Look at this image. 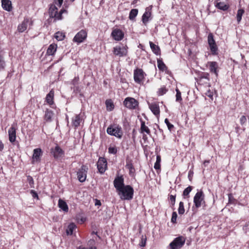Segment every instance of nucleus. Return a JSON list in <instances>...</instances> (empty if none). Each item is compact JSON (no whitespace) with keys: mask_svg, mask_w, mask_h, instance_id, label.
<instances>
[{"mask_svg":"<svg viewBox=\"0 0 249 249\" xmlns=\"http://www.w3.org/2000/svg\"><path fill=\"white\" fill-rule=\"evenodd\" d=\"M141 132L143 133L145 132L147 134L149 135L150 134V129L148 127L145 125V122L144 121H141Z\"/></svg>","mask_w":249,"mask_h":249,"instance_id":"c85d7f7f","label":"nucleus"},{"mask_svg":"<svg viewBox=\"0 0 249 249\" xmlns=\"http://www.w3.org/2000/svg\"><path fill=\"white\" fill-rule=\"evenodd\" d=\"M53 156L55 158L61 157L64 154V151L58 145L56 146L54 150L52 149Z\"/></svg>","mask_w":249,"mask_h":249,"instance_id":"a211bd4d","label":"nucleus"},{"mask_svg":"<svg viewBox=\"0 0 249 249\" xmlns=\"http://www.w3.org/2000/svg\"><path fill=\"white\" fill-rule=\"evenodd\" d=\"M57 47V45L55 44H51L49 46V47L47 50V54H48L49 55H53L56 51Z\"/></svg>","mask_w":249,"mask_h":249,"instance_id":"b1692460","label":"nucleus"},{"mask_svg":"<svg viewBox=\"0 0 249 249\" xmlns=\"http://www.w3.org/2000/svg\"><path fill=\"white\" fill-rule=\"evenodd\" d=\"M113 183L114 187L118 192L125 186L124 184V178L122 176L116 177Z\"/></svg>","mask_w":249,"mask_h":249,"instance_id":"9d476101","label":"nucleus"},{"mask_svg":"<svg viewBox=\"0 0 249 249\" xmlns=\"http://www.w3.org/2000/svg\"><path fill=\"white\" fill-rule=\"evenodd\" d=\"M111 36L115 40L119 41L123 39L124 35L121 30L116 29L112 32Z\"/></svg>","mask_w":249,"mask_h":249,"instance_id":"4468645a","label":"nucleus"},{"mask_svg":"<svg viewBox=\"0 0 249 249\" xmlns=\"http://www.w3.org/2000/svg\"><path fill=\"white\" fill-rule=\"evenodd\" d=\"M124 105L130 109H135L138 106V102L133 98L127 97L124 102Z\"/></svg>","mask_w":249,"mask_h":249,"instance_id":"0eeeda50","label":"nucleus"},{"mask_svg":"<svg viewBox=\"0 0 249 249\" xmlns=\"http://www.w3.org/2000/svg\"><path fill=\"white\" fill-rule=\"evenodd\" d=\"M157 65L158 68L162 71H164L167 69V67L163 62L160 59L157 60Z\"/></svg>","mask_w":249,"mask_h":249,"instance_id":"473e14b6","label":"nucleus"},{"mask_svg":"<svg viewBox=\"0 0 249 249\" xmlns=\"http://www.w3.org/2000/svg\"><path fill=\"white\" fill-rule=\"evenodd\" d=\"M205 82H206L205 80H203L202 82L199 83L201 84H206V83H205Z\"/></svg>","mask_w":249,"mask_h":249,"instance_id":"69168bd1","label":"nucleus"},{"mask_svg":"<svg viewBox=\"0 0 249 249\" xmlns=\"http://www.w3.org/2000/svg\"><path fill=\"white\" fill-rule=\"evenodd\" d=\"M53 115V113L52 111L47 109L45 111L44 115V120L46 122H50L52 121V118Z\"/></svg>","mask_w":249,"mask_h":249,"instance_id":"cd10ccee","label":"nucleus"},{"mask_svg":"<svg viewBox=\"0 0 249 249\" xmlns=\"http://www.w3.org/2000/svg\"><path fill=\"white\" fill-rule=\"evenodd\" d=\"M176 101H180L182 100L181 96V92L178 89H176Z\"/></svg>","mask_w":249,"mask_h":249,"instance_id":"c03bdc74","label":"nucleus"},{"mask_svg":"<svg viewBox=\"0 0 249 249\" xmlns=\"http://www.w3.org/2000/svg\"><path fill=\"white\" fill-rule=\"evenodd\" d=\"M107 109L108 111H111L114 108V104L111 100H107L106 102Z\"/></svg>","mask_w":249,"mask_h":249,"instance_id":"e433bc0d","label":"nucleus"},{"mask_svg":"<svg viewBox=\"0 0 249 249\" xmlns=\"http://www.w3.org/2000/svg\"><path fill=\"white\" fill-rule=\"evenodd\" d=\"M149 44L150 48L152 51V52L156 55H159L160 53V47L158 46L155 44L154 43H153L151 41L149 42Z\"/></svg>","mask_w":249,"mask_h":249,"instance_id":"393cba45","label":"nucleus"},{"mask_svg":"<svg viewBox=\"0 0 249 249\" xmlns=\"http://www.w3.org/2000/svg\"><path fill=\"white\" fill-rule=\"evenodd\" d=\"M207 66H209V70L211 72L214 73L216 76H218L217 69L218 68V64L215 61H210L207 63Z\"/></svg>","mask_w":249,"mask_h":249,"instance_id":"f3484780","label":"nucleus"},{"mask_svg":"<svg viewBox=\"0 0 249 249\" xmlns=\"http://www.w3.org/2000/svg\"><path fill=\"white\" fill-rule=\"evenodd\" d=\"M247 121V119L246 116H242L241 117L240 119V124L243 125Z\"/></svg>","mask_w":249,"mask_h":249,"instance_id":"09e8293b","label":"nucleus"},{"mask_svg":"<svg viewBox=\"0 0 249 249\" xmlns=\"http://www.w3.org/2000/svg\"><path fill=\"white\" fill-rule=\"evenodd\" d=\"M113 53L120 57L125 55L127 53L126 49L124 47L116 46L113 48Z\"/></svg>","mask_w":249,"mask_h":249,"instance_id":"ddd939ff","label":"nucleus"},{"mask_svg":"<svg viewBox=\"0 0 249 249\" xmlns=\"http://www.w3.org/2000/svg\"><path fill=\"white\" fill-rule=\"evenodd\" d=\"M95 206H101V202L99 200H98L97 199H95Z\"/></svg>","mask_w":249,"mask_h":249,"instance_id":"bf43d9fd","label":"nucleus"},{"mask_svg":"<svg viewBox=\"0 0 249 249\" xmlns=\"http://www.w3.org/2000/svg\"><path fill=\"white\" fill-rule=\"evenodd\" d=\"M79 81V77H75L74 78L72 81V83L73 85H77L78 84Z\"/></svg>","mask_w":249,"mask_h":249,"instance_id":"6e6d98bb","label":"nucleus"},{"mask_svg":"<svg viewBox=\"0 0 249 249\" xmlns=\"http://www.w3.org/2000/svg\"><path fill=\"white\" fill-rule=\"evenodd\" d=\"M31 194H32V196L34 197V198H38V195L37 194L36 192L35 191L33 190H32L30 192Z\"/></svg>","mask_w":249,"mask_h":249,"instance_id":"5fc2aeb1","label":"nucleus"},{"mask_svg":"<svg viewBox=\"0 0 249 249\" xmlns=\"http://www.w3.org/2000/svg\"><path fill=\"white\" fill-rule=\"evenodd\" d=\"M149 107L155 115L158 116L160 114V107L158 104L156 103H152L151 104H149Z\"/></svg>","mask_w":249,"mask_h":249,"instance_id":"aec40b11","label":"nucleus"},{"mask_svg":"<svg viewBox=\"0 0 249 249\" xmlns=\"http://www.w3.org/2000/svg\"><path fill=\"white\" fill-rule=\"evenodd\" d=\"M192 190V186H188L187 187L185 190L183 191V196L184 197H189V194L191 192V191Z\"/></svg>","mask_w":249,"mask_h":249,"instance_id":"58836bf2","label":"nucleus"},{"mask_svg":"<svg viewBox=\"0 0 249 249\" xmlns=\"http://www.w3.org/2000/svg\"><path fill=\"white\" fill-rule=\"evenodd\" d=\"M134 190L130 185H125L118 191V195L122 200H131L133 198Z\"/></svg>","mask_w":249,"mask_h":249,"instance_id":"f257e3e1","label":"nucleus"},{"mask_svg":"<svg viewBox=\"0 0 249 249\" xmlns=\"http://www.w3.org/2000/svg\"><path fill=\"white\" fill-rule=\"evenodd\" d=\"M2 8L7 11L12 10V3L11 1L9 0H2L1 1Z\"/></svg>","mask_w":249,"mask_h":249,"instance_id":"4be33fe9","label":"nucleus"},{"mask_svg":"<svg viewBox=\"0 0 249 249\" xmlns=\"http://www.w3.org/2000/svg\"><path fill=\"white\" fill-rule=\"evenodd\" d=\"M203 202H204V195L202 191L197 192L194 197V203L196 207H200Z\"/></svg>","mask_w":249,"mask_h":249,"instance_id":"423d86ee","label":"nucleus"},{"mask_svg":"<svg viewBox=\"0 0 249 249\" xmlns=\"http://www.w3.org/2000/svg\"><path fill=\"white\" fill-rule=\"evenodd\" d=\"M58 206L59 207L62 209L63 211L65 212H67L69 210L68 206L65 201L62 200L61 199H59L58 200Z\"/></svg>","mask_w":249,"mask_h":249,"instance_id":"bb28decb","label":"nucleus"},{"mask_svg":"<svg viewBox=\"0 0 249 249\" xmlns=\"http://www.w3.org/2000/svg\"><path fill=\"white\" fill-rule=\"evenodd\" d=\"M145 76L146 74L141 69H137L134 71V79L138 84H142Z\"/></svg>","mask_w":249,"mask_h":249,"instance_id":"20e7f679","label":"nucleus"},{"mask_svg":"<svg viewBox=\"0 0 249 249\" xmlns=\"http://www.w3.org/2000/svg\"><path fill=\"white\" fill-rule=\"evenodd\" d=\"M97 166L99 172L101 174L105 173L107 168V161L105 158L100 157L97 163Z\"/></svg>","mask_w":249,"mask_h":249,"instance_id":"6e6552de","label":"nucleus"},{"mask_svg":"<svg viewBox=\"0 0 249 249\" xmlns=\"http://www.w3.org/2000/svg\"><path fill=\"white\" fill-rule=\"evenodd\" d=\"M9 140L11 142H13L16 139V128L14 125L8 130Z\"/></svg>","mask_w":249,"mask_h":249,"instance_id":"dca6fc26","label":"nucleus"},{"mask_svg":"<svg viewBox=\"0 0 249 249\" xmlns=\"http://www.w3.org/2000/svg\"><path fill=\"white\" fill-rule=\"evenodd\" d=\"M138 10L137 9H132L129 13V18L130 20L134 19L138 15Z\"/></svg>","mask_w":249,"mask_h":249,"instance_id":"c9c22d12","label":"nucleus"},{"mask_svg":"<svg viewBox=\"0 0 249 249\" xmlns=\"http://www.w3.org/2000/svg\"><path fill=\"white\" fill-rule=\"evenodd\" d=\"M177 213L176 212H174L172 213V218H171V221L173 223H175L177 220Z\"/></svg>","mask_w":249,"mask_h":249,"instance_id":"de8ad7c7","label":"nucleus"},{"mask_svg":"<svg viewBox=\"0 0 249 249\" xmlns=\"http://www.w3.org/2000/svg\"><path fill=\"white\" fill-rule=\"evenodd\" d=\"M27 180L31 188H34V181L33 178L30 176L27 177Z\"/></svg>","mask_w":249,"mask_h":249,"instance_id":"37998d69","label":"nucleus"},{"mask_svg":"<svg viewBox=\"0 0 249 249\" xmlns=\"http://www.w3.org/2000/svg\"><path fill=\"white\" fill-rule=\"evenodd\" d=\"M76 228V225L72 223H71L68 227V229L67 230V234H72V232H73V231L74 229H75Z\"/></svg>","mask_w":249,"mask_h":249,"instance_id":"4c0bfd02","label":"nucleus"},{"mask_svg":"<svg viewBox=\"0 0 249 249\" xmlns=\"http://www.w3.org/2000/svg\"><path fill=\"white\" fill-rule=\"evenodd\" d=\"M151 16V13L148 8H146L145 12L142 17V21L144 25H146L149 21Z\"/></svg>","mask_w":249,"mask_h":249,"instance_id":"6ab92c4d","label":"nucleus"},{"mask_svg":"<svg viewBox=\"0 0 249 249\" xmlns=\"http://www.w3.org/2000/svg\"><path fill=\"white\" fill-rule=\"evenodd\" d=\"M185 239L183 236L176 238L170 244V246L172 249H179L184 244Z\"/></svg>","mask_w":249,"mask_h":249,"instance_id":"39448f33","label":"nucleus"},{"mask_svg":"<svg viewBox=\"0 0 249 249\" xmlns=\"http://www.w3.org/2000/svg\"><path fill=\"white\" fill-rule=\"evenodd\" d=\"M208 42L212 53L213 54H216L217 51V47L215 44V40L213 39V36L212 33L209 34L208 36Z\"/></svg>","mask_w":249,"mask_h":249,"instance_id":"1a4fd4ad","label":"nucleus"},{"mask_svg":"<svg viewBox=\"0 0 249 249\" xmlns=\"http://www.w3.org/2000/svg\"><path fill=\"white\" fill-rule=\"evenodd\" d=\"M215 6L218 9L223 11H226L229 8V5L225 3L224 1L217 2L215 4Z\"/></svg>","mask_w":249,"mask_h":249,"instance_id":"5701e85b","label":"nucleus"},{"mask_svg":"<svg viewBox=\"0 0 249 249\" xmlns=\"http://www.w3.org/2000/svg\"><path fill=\"white\" fill-rule=\"evenodd\" d=\"M146 240V238H144L143 236H142V238L141 243H140V246L141 247H144L145 246Z\"/></svg>","mask_w":249,"mask_h":249,"instance_id":"864d4df0","label":"nucleus"},{"mask_svg":"<svg viewBox=\"0 0 249 249\" xmlns=\"http://www.w3.org/2000/svg\"><path fill=\"white\" fill-rule=\"evenodd\" d=\"M206 94L209 97L212 98L213 97V93L210 91V90H208L207 93H206Z\"/></svg>","mask_w":249,"mask_h":249,"instance_id":"052dcab7","label":"nucleus"},{"mask_svg":"<svg viewBox=\"0 0 249 249\" xmlns=\"http://www.w3.org/2000/svg\"><path fill=\"white\" fill-rule=\"evenodd\" d=\"M66 10L64 9H61L59 13H58V19H61L62 18V14L64 13V12H66Z\"/></svg>","mask_w":249,"mask_h":249,"instance_id":"8fccbe9b","label":"nucleus"},{"mask_svg":"<svg viewBox=\"0 0 249 249\" xmlns=\"http://www.w3.org/2000/svg\"><path fill=\"white\" fill-rule=\"evenodd\" d=\"M161 161L160 157L159 155H157L156 157V162L160 163Z\"/></svg>","mask_w":249,"mask_h":249,"instance_id":"680f3d73","label":"nucleus"},{"mask_svg":"<svg viewBox=\"0 0 249 249\" xmlns=\"http://www.w3.org/2000/svg\"><path fill=\"white\" fill-rule=\"evenodd\" d=\"M170 199L172 203V205L173 206L175 205V201H176V196H175L171 195L170 196Z\"/></svg>","mask_w":249,"mask_h":249,"instance_id":"3c124183","label":"nucleus"},{"mask_svg":"<svg viewBox=\"0 0 249 249\" xmlns=\"http://www.w3.org/2000/svg\"><path fill=\"white\" fill-rule=\"evenodd\" d=\"M203 80H205L206 82L205 83H206V84H209V74L208 73H202L199 79L198 80L199 83L202 82Z\"/></svg>","mask_w":249,"mask_h":249,"instance_id":"7c9ffc66","label":"nucleus"},{"mask_svg":"<svg viewBox=\"0 0 249 249\" xmlns=\"http://www.w3.org/2000/svg\"><path fill=\"white\" fill-rule=\"evenodd\" d=\"M160 163L158 162H155L154 164V168L155 169H160Z\"/></svg>","mask_w":249,"mask_h":249,"instance_id":"13d9d810","label":"nucleus"},{"mask_svg":"<svg viewBox=\"0 0 249 249\" xmlns=\"http://www.w3.org/2000/svg\"><path fill=\"white\" fill-rule=\"evenodd\" d=\"M42 155V150L39 148H36L33 151L32 163L34 164L35 162L39 161L40 157Z\"/></svg>","mask_w":249,"mask_h":249,"instance_id":"f8f14e48","label":"nucleus"},{"mask_svg":"<svg viewBox=\"0 0 249 249\" xmlns=\"http://www.w3.org/2000/svg\"><path fill=\"white\" fill-rule=\"evenodd\" d=\"M5 66V63L3 58L0 56V70H3Z\"/></svg>","mask_w":249,"mask_h":249,"instance_id":"a18cd8bd","label":"nucleus"},{"mask_svg":"<svg viewBox=\"0 0 249 249\" xmlns=\"http://www.w3.org/2000/svg\"><path fill=\"white\" fill-rule=\"evenodd\" d=\"M164 122L166 124L167 127H168V129L170 130V131H171V130L174 128V125L170 124L168 120V119H165V120H164Z\"/></svg>","mask_w":249,"mask_h":249,"instance_id":"49530a36","label":"nucleus"},{"mask_svg":"<svg viewBox=\"0 0 249 249\" xmlns=\"http://www.w3.org/2000/svg\"><path fill=\"white\" fill-rule=\"evenodd\" d=\"M107 132L108 134L114 136L119 139H121L123 135L122 128L119 126L115 127L110 126L107 128Z\"/></svg>","mask_w":249,"mask_h":249,"instance_id":"f03ea898","label":"nucleus"},{"mask_svg":"<svg viewBox=\"0 0 249 249\" xmlns=\"http://www.w3.org/2000/svg\"><path fill=\"white\" fill-rule=\"evenodd\" d=\"M65 37V34L61 32H57L55 34L54 37L58 41L63 40Z\"/></svg>","mask_w":249,"mask_h":249,"instance_id":"72a5a7b5","label":"nucleus"},{"mask_svg":"<svg viewBox=\"0 0 249 249\" xmlns=\"http://www.w3.org/2000/svg\"><path fill=\"white\" fill-rule=\"evenodd\" d=\"M167 91V89L165 87H162L158 89L157 93L159 96H161L165 94Z\"/></svg>","mask_w":249,"mask_h":249,"instance_id":"ea45409f","label":"nucleus"},{"mask_svg":"<svg viewBox=\"0 0 249 249\" xmlns=\"http://www.w3.org/2000/svg\"><path fill=\"white\" fill-rule=\"evenodd\" d=\"M145 136H146L145 135H143V139H144V137H145Z\"/></svg>","mask_w":249,"mask_h":249,"instance_id":"338daca9","label":"nucleus"},{"mask_svg":"<svg viewBox=\"0 0 249 249\" xmlns=\"http://www.w3.org/2000/svg\"><path fill=\"white\" fill-rule=\"evenodd\" d=\"M87 33L83 30L79 32L74 37L73 41L78 43L82 42L87 37Z\"/></svg>","mask_w":249,"mask_h":249,"instance_id":"9b49d317","label":"nucleus"},{"mask_svg":"<svg viewBox=\"0 0 249 249\" xmlns=\"http://www.w3.org/2000/svg\"><path fill=\"white\" fill-rule=\"evenodd\" d=\"M63 2V0H54L53 2L58 5V7H61Z\"/></svg>","mask_w":249,"mask_h":249,"instance_id":"603ef678","label":"nucleus"},{"mask_svg":"<svg viewBox=\"0 0 249 249\" xmlns=\"http://www.w3.org/2000/svg\"><path fill=\"white\" fill-rule=\"evenodd\" d=\"M74 0H71V1L73 2Z\"/></svg>","mask_w":249,"mask_h":249,"instance_id":"774afa93","label":"nucleus"},{"mask_svg":"<svg viewBox=\"0 0 249 249\" xmlns=\"http://www.w3.org/2000/svg\"><path fill=\"white\" fill-rule=\"evenodd\" d=\"M178 212L179 214H182L184 213L185 210L184 208V204L182 202H179Z\"/></svg>","mask_w":249,"mask_h":249,"instance_id":"a19ab883","label":"nucleus"},{"mask_svg":"<svg viewBox=\"0 0 249 249\" xmlns=\"http://www.w3.org/2000/svg\"><path fill=\"white\" fill-rule=\"evenodd\" d=\"M53 96L54 92L53 90H51L46 97V101L49 105H51L53 104Z\"/></svg>","mask_w":249,"mask_h":249,"instance_id":"a878e982","label":"nucleus"},{"mask_svg":"<svg viewBox=\"0 0 249 249\" xmlns=\"http://www.w3.org/2000/svg\"><path fill=\"white\" fill-rule=\"evenodd\" d=\"M82 121L79 115H76L74 118L72 119V124L75 127H78Z\"/></svg>","mask_w":249,"mask_h":249,"instance_id":"c756f323","label":"nucleus"},{"mask_svg":"<svg viewBox=\"0 0 249 249\" xmlns=\"http://www.w3.org/2000/svg\"><path fill=\"white\" fill-rule=\"evenodd\" d=\"M29 20L28 19H24L22 23L18 26V30L20 33H22L25 31L27 28Z\"/></svg>","mask_w":249,"mask_h":249,"instance_id":"412c9836","label":"nucleus"},{"mask_svg":"<svg viewBox=\"0 0 249 249\" xmlns=\"http://www.w3.org/2000/svg\"><path fill=\"white\" fill-rule=\"evenodd\" d=\"M4 148V145L1 141H0V151H1Z\"/></svg>","mask_w":249,"mask_h":249,"instance_id":"e2e57ef3","label":"nucleus"},{"mask_svg":"<svg viewBox=\"0 0 249 249\" xmlns=\"http://www.w3.org/2000/svg\"><path fill=\"white\" fill-rule=\"evenodd\" d=\"M245 12V11L243 9H239L237 11V15H236V19L237 21L239 23L240 22L241 19H242V17L243 15L244 14Z\"/></svg>","mask_w":249,"mask_h":249,"instance_id":"f704fd0d","label":"nucleus"},{"mask_svg":"<svg viewBox=\"0 0 249 249\" xmlns=\"http://www.w3.org/2000/svg\"><path fill=\"white\" fill-rule=\"evenodd\" d=\"M77 249H96L95 247H91L89 248L83 247L82 246H79Z\"/></svg>","mask_w":249,"mask_h":249,"instance_id":"4d7b16f0","label":"nucleus"},{"mask_svg":"<svg viewBox=\"0 0 249 249\" xmlns=\"http://www.w3.org/2000/svg\"><path fill=\"white\" fill-rule=\"evenodd\" d=\"M117 148L115 146H110L108 148V153L109 154H116L117 152Z\"/></svg>","mask_w":249,"mask_h":249,"instance_id":"79ce46f5","label":"nucleus"},{"mask_svg":"<svg viewBox=\"0 0 249 249\" xmlns=\"http://www.w3.org/2000/svg\"><path fill=\"white\" fill-rule=\"evenodd\" d=\"M126 167L129 169L130 175L131 176H133L135 172V169L132 163L131 162H127L126 165Z\"/></svg>","mask_w":249,"mask_h":249,"instance_id":"2f4dec72","label":"nucleus"},{"mask_svg":"<svg viewBox=\"0 0 249 249\" xmlns=\"http://www.w3.org/2000/svg\"><path fill=\"white\" fill-rule=\"evenodd\" d=\"M210 163V160H206L204 161L203 164L205 166H206Z\"/></svg>","mask_w":249,"mask_h":249,"instance_id":"0e129e2a","label":"nucleus"},{"mask_svg":"<svg viewBox=\"0 0 249 249\" xmlns=\"http://www.w3.org/2000/svg\"><path fill=\"white\" fill-rule=\"evenodd\" d=\"M56 5L58 6L54 2V4H52L50 5L49 14L51 17L55 18L58 19V12Z\"/></svg>","mask_w":249,"mask_h":249,"instance_id":"2eb2a0df","label":"nucleus"},{"mask_svg":"<svg viewBox=\"0 0 249 249\" xmlns=\"http://www.w3.org/2000/svg\"><path fill=\"white\" fill-rule=\"evenodd\" d=\"M88 167L86 165H82L77 171V177L80 182H84L86 180Z\"/></svg>","mask_w":249,"mask_h":249,"instance_id":"7ed1b4c3","label":"nucleus"}]
</instances>
